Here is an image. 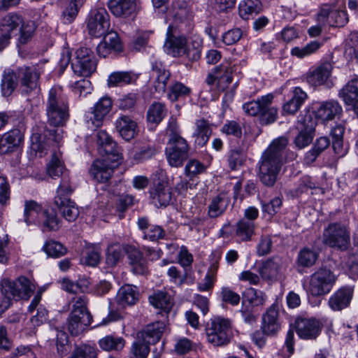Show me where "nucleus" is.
<instances>
[{
  "instance_id": "nucleus-3",
  "label": "nucleus",
  "mask_w": 358,
  "mask_h": 358,
  "mask_svg": "<svg viewBox=\"0 0 358 358\" xmlns=\"http://www.w3.org/2000/svg\"><path fill=\"white\" fill-rule=\"evenodd\" d=\"M201 49V40L196 37L192 41V48L187 46V38L183 35H176L173 27L169 26L166 31V38L164 45V50L173 57L185 56L188 59L196 61L200 58Z\"/></svg>"
},
{
  "instance_id": "nucleus-21",
  "label": "nucleus",
  "mask_w": 358,
  "mask_h": 358,
  "mask_svg": "<svg viewBox=\"0 0 358 358\" xmlns=\"http://www.w3.org/2000/svg\"><path fill=\"white\" fill-rule=\"evenodd\" d=\"M108 7L115 16L126 18L137 12L138 0H109Z\"/></svg>"
},
{
  "instance_id": "nucleus-33",
  "label": "nucleus",
  "mask_w": 358,
  "mask_h": 358,
  "mask_svg": "<svg viewBox=\"0 0 358 358\" xmlns=\"http://www.w3.org/2000/svg\"><path fill=\"white\" fill-rule=\"evenodd\" d=\"M282 261L279 257H273L266 261L259 268V272L264 279H275L281 273Z\"/></svg>"
},
{
  "instance_id": "nucleus-42",
  "label": "nucleus",
  "mask_w": 358,
  "mask_h": 358,
  "mask_svg": "<svg viewBox=\"0 0 358 358\" xmlns=\"http://www.w3.org/2000/svg\"><path fill=\"white\" fill-rule=\"evenodd\" d=\"M128 258L134 273L143 275L146 273V264L143 258V253L139 250L131 248L128 252Z\"/></svg>"
},
{
  "instance_id": "nucleus-2",
  "label": "nucleus",
  "mask_w": 358,
  "mask_h": 358,
  "mask_svg": "<svg viewBox=\"0 0 358 358\" xmlns=\"http://www.w3.org/2000/svg\"><path fill=\"white\" fill-rule=\"evenodd\" d=\"M324 324L322 320L315 317H305L299 316L294 324L287 332L285 345L288 352L292 355L294 351L295 329L298 336L303 340H315L320 334Z\"/></svg>"
},
{
  "instance_id": "nucleus-64",
  "label": "nucleus",
  "mask_w": 358,
  "mask_h": 358,
  "mask_svg": "<svg viewBox=\"0 0 358 358\" xmlns=\"http://www.w3.org/2000/svg\"><path fill=\"white\" fill-rule=\"evenodd\" d=\"M220 296L222 301L232 306H237L241 299L239 294L234 292L229 287H223L220 291Z\"/></svg>"
},
{
  "instance_id": "nucleus-31",
  "label": "nucleus",
  "mask_w": 358,
  "mask_h": 358,
  "mask_svg": "<svg viewBox=\"0 0 358 358\" xmlns=\"http://www.w3.org/2000/svg\"><path fill=\"white\" fill-rule=\"evenodd\" d=\"M138 299V292L136 287L129 285H124L118 290L115 301L121 308L132 306Z\"/></svg>"
},
{
  "instance_id": "nucleus-7",
  "label": "nucleus",
  "mask_w": 358,
  "mask_h": 358,
  "mask_svg": "<svg viewBox=\"0 0 358 358\" xmlns=\"http://www.w3.org/2000/svg\"><path fill=\"white\" fill-rule=\"evenodd\" d=\"M72 192L73 189L70 186L69 179L64 177L57 189L54 203L58 207L62 216L69 222L76 220L79 215L78 207L69 198Z\"/></svg>"
},
{
  "instance_id": "nucleus-9",
  "label": "nucleus",
  "mask_w": 358,
  "mask_h": 358,
  "mask_svg": "<svg viewBox=\"0 0 358 358\" xmlns=\"http://www.w3.org/2000/svg\"><path fill=\"white\" fill-rule=\"evenodd\" d=\"M231 324L229 320L214 316L206 323L207 338L214 345H222L229 341V333Z\"/></svg>"
},
{
  "instance_id": "nucleus-18",
  "label": "nucleus",
  "mask_w": 358,
  "mask_h": 358,
  "mask_svg": "<svg viewBox=\"0 0 358 358\" xmlns=\"http://www.w3.org/2000/svg\"><path fill=\"white\" fill-rule=\"evenodd\" d=\"M103 157V159L95 160L90 171L94 179L99 182H106L110 178L113 169L119 162L113 161L112 157Z\"/></svg>"
},
{
  "instance_id": "nucleus-46",
  "label": "nucleus",
  "mask_w": 358,
  "mask_h": 358,
  "mask_svg": "<svg viewBox=\"0 0 358 358\" xmlns=\"http://www.w3.org/2000/svg\"><path fill=\"white\" fill-rule=\"evenodd\" d=\"M243 303H248L250 306H258L264 303V296L261 291L252 287L245 289L243 292Z\"/></svg>"
},
{
  "instance_id": "nucleus-63",
  "label": "nucleus",
  "mask_w": 358,
  "mask_h": 358,
  "mask_svg": "<svg viewBox=\"0 0 358 358\" xmlns=\"http://www.w3.org/2000/svg\"><path fill=\"white\" fill-rule=\"evenodd\" d=\"M56 346L57 353L61 357L66 355L70 351L68 336L64 331H61L57 334Z\"/></svg>"
},
{
  "instance_id": "nucleus-6",
  "label": "nucleus",
  "mask_w": 358,
  "mask_h": 358,
  "mask_svg": "<svg viewBox=\"0 0 358 358\" xmlns=\"http://www.w3.org/2000/svg\"><path fill=\"white\" fill-rule=\"evenodd\" d=\"M69 107L66 97L59 88H51L46 102L48 122L53 127L63 126L69 117Z\"/></svg>"
},
{
  "instance_id": "nucleus-44",
  "label": "nucleus",
  "mask_w": 358,
  "mask_h": 358,
  "mask_svg": "<svg viewBox=\"0 0 358 358\" xmlns=\"http://www.w3.org/2000/svg\"><path fill=\"white\" fill-rule=\"evenodd\" d=\"M322 45V43L318 41H313L302 47H294L292 48L290 54L293 57L303 59L315 53Z\"/></svg>"
},
{
  "instance_id": "nucleus-49",
  "label": "nucleus",
  "mask_w": 358,
  "mask_h": 358,
  "mask_svg": "<svg viewBox=\"0 0 358 358\" xmlns=\"http://www.w3.org/2000/svg\"><path fill=\"white\" fill-rule=\"evenodd\" d=\"M260 8L259 0H243L239 4V13L241 17L248 19L250 15L257 13Z\"/></svg>"
},
{
  "instance_id": "nucleus-20",
  "label": "nucleus",
  "mask_w": 358,
  "mask_h": 358,
  "mask_svg": "<svg viewBox=\"0 0 358 358\" xmlns=\"http://www.w3.org/2000/svg\"><path fill=\"white\" fill-rule=\"evenodd\" d=\"M97 144L99 146V152L103 156L112 157L113 161H119L121 159V154L108 134L103 130H101L97 133Z\"/></svg>"
},
{
  "instance_id": "nucleus-13",
  "label": "nucleus",
  "mask_w": 358,
  "mask_h": 358,
  "mask_svg": "<svg viewBox=\"0 0 358 358\" xmlns=\"http://www.w3.org/2000/svg\"><path fill=\"white\" fill-rule=\"evenodd\" d=\"M315 124L310 114L299 116L296 125L299 133L294 140L296 148L303 149L312 143L315 136Z\"/></svg>"
},
{
  "instance_id": "nucleus-56",
  "label": "nucleus",
  "mask_w": 358,
  "mask_h": 358,
  "mask_svg": "<svg viewBox=\"0 0 358 358\" xmlns=\"http://www.w3.org/2000/svg\"><path fill=\"white\" fill-rule=\"evenodd\" d=\"M88 285L89 282L87 280H80L76 283L67 278L62 281V288L69 293H76L78 291L84 292L87 289Z\"/></svg>"
},
{
  "instance_id": "nucleus-10",
  "label": "nucleus",
  "mask_w": 358,
  "mask_h": 358,
  "mask_svg": "<svg viewBox=\"0 0 358 358\" xmlns=\"http://www.w3.org/2000/svg\"><path fill=\"white\" fill-rule=\"evenodd\" d=\"M120 315H108L105 318L102 319L101 323H95L93 324L92 315H70L67 319L66 329L71 335L77 336L83 332L85 328L92 325V328H95L101 325H107L110 322L120 320Z\"/></svg>"
},
{
  "instance_id": "nucleus-24",
  "label": "nucleus",
  "mask_w": 358,
  "mask_h": 358,
  "mask_svg": "<svg viewBox=\"0 0 358 358\" xmlns=\"http://www.w3.org/2000/svg\"><path fill=\"white\" fill-rule=\"evenodd\" d=\"M342 113V107L336 101L322 102L315 108V117L322 122H326L338 117Z\"/></svg>"
},
{
  "instance_id": "nucleus-59",
  "label": "nucleus",
  "mask_w": 358,
  "mask_h": 358,
  "mask_svg": "<svg viewBox=\"0 0 358 358\" xmlns=\"http://www.w3.org/2000/svg\"><path fill=\"white\" fill-rule=\"evenodd\" d=\"M334 9V4L324 3L322 4L318 13L316 15V20L317 22L322 24L326 26L327 24L330 25L331 21V15L332 13V10Z\"/></svg>"
},
{
  "instance_id": "nucleus-17",
  "label": "nucleus",
  "mask_w": 358,
  "mask_h": 358,
  "mask_svg": "<svg viewBox=\"0 0 358 358\" xmlns=\"http://www.w3.org/2000/svg\"><path fill=\"white\" fill-rule=\"evenodd\" d=\"M189 146L186 140L168 143L166 156L168 163L173 167L182 166L189 157Z\"/></svg>"
},
{
  "instance_id": "nucleus-54",
  "label": "nucleus",
  "mask_w": 358,
  "mask_h": 358,
  "mask_svg": "<svg viewBox=\"0 0 358 358\" xmlns=\"http://www.w3.org/2000/svg\"><path fill=\"white\" fill-rule=\"evenodd\" d=\"M166 134L169 137L168 143L185 140L181 136L179 124L175 117H171L168 122Z\"/></svg>"
},
{
  "instance_id": "nucleus-48",
  "label": "nucleus",
  "mask_w": 358,
  "mask_h": 358,
  "mask_svg": "<svg viewBox=\"0 0 358 358\" xmlns=\"http://www.w3.org/2000/svg\"><path fill=\"white\" fill-rule=\"evenodd\" d=\"M17 74L13 71L6 72L1 80V90L5 96H10L17 86Z\"/></svg>"
},
{
  "instance_id": "nucleus-32",
  "label": "nucleus",
  "mask_w": 358,
  "mask_h": 358,
  "mask_svg": "<svg viewBox=\"0 0 358 358\" xmlns=\"http://www.w3.org/2000/svg\"><path fill=\"white\" fill-rule=\"evenodd\" d=\"M212 134L209 122L203 118L196 120L193 133L194 143L199 147L204 146L208 141Z\"/></svg>"
},
{
  "instance_id": "nucleus-52",
  "label": "nucleus",
  "mask_w": 358,
  "mask_h": 358,
  "mask_svg": "<svg viewBox=\"0 0 358 358\" xmlns=\"http://www.w3.org/2000/svg\"><path fill=\"white\" fill-rule=\"evenodd\" d=\"M35 29L36 24L34 22L31 20L24 21V19H22V23L19 27L20 43L22 44L27 43L33 36Z\"/></svg>"
},
{
  "instance_id": "nucleus-4",
  "label": "nucleus",
  "mask_w": 358,
  "mask_h": 358,
  "mask_svg": "<svg viewBox=\"0 0 358 358\" xmlns=\"http://www.w3.org/2000/svg\"><path fill=\"white\" fill-rule=\"evenodd\" d=\"M166 324L157 321L146 325L136 334V340L130 349V358H147L150 352V345L160 339Z\"/></svg>"
},
{
  "instance_id": "nucleus-12",
  "label": "nucleus",
  "mask_w": 358,
  "mask_h": 358,
  "mask_svg": "<svg viewBox=\"0 0 358 358\" xmlns=\"http://www.w3.org/2000/svg\"><path fill=\"white\" fill-rule=\"evenodd\" d=\"M71 67L73 72L79 76H90L96 69V60L93 52L85 47L77 50Z\"/></svg>"
},
{
  "instance_id": "nucleus-29",
  "label": "nucleus",
  "mask_w": 358,
  "mask_h": 358,
  "mask_svg": "<svg viewBox=\"0 0 358 358\" xmlns=\"http://www.w3.org/2000/svg\"><path fill=\"white\" fill-rule=\"evenodd\" d=\"M352 297V290L348 287H342L336 292L329 300V305L334 311H341L346 308Z\"/></svg>"
},
{
  "instance_id": "nucleus-1",
  "label": "nucleus",
  "mask_w": 358,
  "mask_h": 358,
  "mask_svg": "<svg viewBox=\"0 0 358 358\" xmlns=\"http://www.w3.org/2000/svg\"><path fill=\"white\" fill-rule=\"evenodd\" d=\"M288 144L286 137L274 139L261 156L259 162V176L266 186L272 187L285 162L283 153Z\"/></svg>"
},
{
  "instance_id": "nucleus-23",
  "label": "nucleus",
  "mask_w": 358,
  "mask_h": 358,
  "mask_svg": "<svg viewBox=\"0 0 358 358\" xmlns=\"http://www.w3.org/2000/svg\"><path fill=\"white\" fill-rule=\"evenodd\" d=\"M152 203L157 207L167 206L172 199L171 188L164 182H158L150 191Z\"/></svg>"
},
{
  "instance_id": "nucleus-45",
  "label": "nucleus",
  "mask_w": 358,
  "mask_h": 358,
  "mask_svg": "<svg viewBox=\"0 0 358 358\" xmlns=\"http://www.w3.org/2000/svg\"><path fill=\"white\" fill-rule=\"evenodd\" d=\"M318 256V253L314 250L303 248L298 254L297 262L301 266L310 267L315 264Z\"/></svg>"
},
{
  "instance_id": "nucleus-5",
  "label": "nucleus",
  "mask_w": 358,
  "mask_h": 358,
  "mask_svg": "<svg viewBox=\"0 0 358 358\" xmlns=\"http://www.w3.org/2000/svg\"><path fill=\"white\" fill-rule=\"evenodd\" d=\"M1 285L3 296L0 301V313L10 306L12 299L28 300L35 290V286L24 276H20L15 281L3 279Z\"/></svg>"
},
{
  "instance_id": "nucleus-36",
  "label": "nucleus",
  "mask_w": 358,
  "mask_h": 358,
  "mask_svg": "<svg viewBox=\"0 0 358 358\" xmlns=\"http://www.w3.org/2000/svg\"><path fill=\"white\" fill-rule=\"evenodd\" d=\"M273 96L271 94L261 96L256 101L247 102L243 105V110L250 116L259 115L262 108L266 104H271Z\"/></svg>"
},
{
  "instance_id": "nucleus-50",
  "label": "nucleus",
  "mask_w": 358,
  "mask_h": 358,
  "mask_svg": "<svg viewBox=\"0 0 358 358\" xmlns=\"http://www.w3.org/2000/svg\"><path fill=\"white\" fill-rule=\"evenodd\" d=\"M166 114L165 105L162 103H154L148 111V120L150 122L159 123Z\"/></svg>"
},
{
  "instance_id": "nucleus-19",
  "label": "nucleus",
  "mask_w": 358,
  "mask_h": 358,
  "mask_svg": "<svg viewBox=\"0 0 358 358\" xmlns=\"http://www.w3.org/2000/svg\"><path fill=\"white\" fill-rule=\"evenodd\" d=\"M339 96L358 117V77L350 79L340 90Z\"/></svg>"
},
{
  "instance_id": "nucleus-47",
  "label": "nucleus",
  "mask_w": 358,
  "mask_h": 358,
  "mask_svg": "<svg viewBox=\"0 0 358 358\" xmlns=\"http://www.w3.org/2000/svg\"><path fill=\"white\" fill-rule=\"evenodd\" d=\"M83 4V0H68L67 6L63 12V20L65 24H70L74 20Z\"/></svg>"
},
{
  "instance_id": "nucleus-11",
  "label": "nucleus",
  "mask_w": 358,
  "mask_h": 358,
  "mask_svg": "<svg viewBox=\"0 0 358 358\" xmlns=\"http://www.w3.org/2000/svg\"><path fill=\"white\" fill-rule=\"evenodd\" d=\"M110 16L103 8L92 10L87 19L89 34L94 37L105 35L110 29Z\"/></svg>"
},
{
  "instance_id": "nucleus-38",
  "label": "nucleus",
  "mask_w": 358,
  "mask_h": 358,
  "mask_svg": "<svg viewBox=\"0 0 358 358\" xmlns=\"http://www.w3.org/2000/svg\"><path fill=\"white\" fill-rule=\"evenodd\" d=\"M254 222L241 219L236 224L235 236L241 241H249L255 234Z\"/></svg>"
},
{
  "instance_id": "nucleus-41",
  "label": "nucleus",
  "mask_w": 358,
  "mask_h": 358,
  "mask_svg": "<svg viewBox=\"0 0 358 358\" xmlns=\"http://www.w3.org/2000/svg\"><path fill=\"white\" fill-rule=\"evenodd\" d=\"M280 327L278 315H262L260 328L266 336L275 335Z\"/></svg>"
},
{
  "instance_id": "nucleus-51",
  "label": "nucleus",
  "mask_w": 358,
  "mask_h": 358,
  "mask_svg": "<svg viewBox=\"0 0 358 358\" xmlns=\"http://www.w3.org/2000/svg\"><path fill=\"white\" fill-rule=\"evenodd\" d=\"M191 89L180 82L174 83L169 89L168 97L171 101H177L180 97L188 96Z\"/></svg>"
},
{
  "instance_id": "nucleus-57",
  "label": "nucleus",
  "mask_w": 358,
  "mask_h": 358,
  "mask_svg": "<svg viewBox=\"0 0 358 358\" xmlns=\"http://www.w3.org/2000/svg\"><path fill=\"white\" fill-rule=\"evenodd\" d=\"M259 122L262 124L268 125L276 121L278 117V110L271 104L264 106L259 114Z\"/></svg>"
},
{
  "instance_id": "nucleus-27",
  "label": "nucleus",
  "mask_w": 358,
  "mask_h": 358,
  "mask_svg": "<svg viewBox=\"0 0 358 358\" xmlns=\"http://www.w3.org/2000/svg\"><path fill=\"white\" fill-rule=\"evenodd\" d=\"M115 129L120 136L127 141L134 138L138 133L137 123L127 115H122L117 119Z\"/></svg>"
},
{
  "instance_id": "nucleus-40",
  "label": "nucleus",
  "mask_w": 358,
  "mask_h": 358,
  "mask_svg": "<svg viewBox=\"0 0 358 358\" xmlns=\"http://www.w3.org/2000/svg\"><path fill=\"white\" fill-rule=\"evenodd\" d=\"M23 17L16 13H9L0 22V29L3 33L12 35L14 31L19 29L22 23Z\"/></svg>"
},
{
  "instance_id": "nucleus-25",
  "label": "nucleus",
  "mask_w": 358,
  "mask_h": 358,
  "mask_svg": "<svg viewBox=\"0 0 358 358\" xmlns=\"http://www.w3.org/2000/svg\"><path fill=\"white\" fill-rule=\"evenodd\" d=\"M152 73L154 77V87L159 94H164L166 90L167 83L171 73L163 64L157 60L152 62Z\"/></svg>"
},
{
  "instance_id": "nucleus-58",
  "label": "nucleus",
  "mask_w": 358,
  "mask_h": 358,
  "mask_svg": "<svg viewBox=\"0 0 358 358\" xmlns=\"http://www.w3.org/2000/svg\"><path fill=\"white\" fill-rule=\"evenodd\" d=\"M88 300L85 296H76L70 302L71 313H90Z\"/></svg>"
},
{
  "instance_id": "nucleus-22",
  "label": "nucleus",
  "mask_w": 358,
  "mask_h": 358,
  "mask_svg": "<svg viewBox=\"0 0 358 358\" xmlns=\"http://www.w3.org/2000/svg\"><path fill=\"white\" fill-rule=\"evenodd\" d=\"M149 303L155 308L169 313L175 305L174 297L165 289L154 291L148 296Z\"/></svg>"
},
{
  "instance_id": "nucleus-62",
  "label": "nucleus",
  "mask_w": 358,
  "mask_h": 358,
  "mask_svg": "<svg viewBox=\"0 0 358 358\" xmlns=\"http://www.w3.org/2000/svg\"><path fill=\"white\" fill-rule=\"evenodd\" d=\"M282 204V201L281 197L275 196L268 202L262 203V211L270 216H273L280 210Z\"/></svg>"
},
{
  "instance_id": "nucleus-26",
  "label": "nucleus",
  "mask_w": 358,
  "mask_h": 358,
  "mask_svg": "<svg viewBox=\"0 0 358 358\" xmlns=\"http://www.w3.org/2000/svg\"><path fill=\"white\" fill-rule=\"evenodd\" d=\"M332 65L329 62H324L313 71L306 73V80L308 84L316 87L323 85L330 77Z\"/></svg>"
},
{
  "instance_id": "nucleus-37",
  "label": "nucleus",
  "mask_w": 358,
  "mask_h": 358,
  "mask_svg": "<svg viewBox=\"0 0 358 358\" xmlns=\"http://www.w3.org/2000/svg\"><path fill=\"white\" fill-rule=\"evenodd\" d=\"M137 80V76L129 71H116L110 74L108 78L109 87H122L132 84Z\"/></svg>"
},
{
  "instance_id": "nucleus-14",
  "label": "nucleus",
  "mask_w": 358,
  "mask_h": 358,
  "mask_svg": "<svg viewBox=\"0 0 358 358\" xmlns=\"http://www.w3.org/2000/svg\"><path fill=\"white\" fill-rule=\"evenodd\" d=\"M17 79L22 94H37L39 92L40 72L34 66H21L17 69Z\"/></svg>"
},
{
  "instance_id": "nucleus-35",
  "label": "nucleus",
  "mask_w": 358,
  "mask_h": 358,
  "mask_svg": "<svg viewBox=\"0 0 358 358\" xmlns=\"http://www.w3.org/2000/svg\"><path fill=\"white\" fill-rule=\"evenodd\" d=\"M41 206L34 200L26 201L24 209V222L27 225L38 224L41 214L43 213Z\"/></svg>"
},
{
  "instance_id": "nucleus-60",
  "label": "nucleus",
  "mask_w": 358,
  "mask_h": 358,
  "mask_svg": "<svg viewBox=\"0 0 358 358\" xmlns=\"http://www.w3.org/2000/svg\"><path fill=\"white\" fill-rule=\"evenodd\" d=\"M72 92L78 96H85L92 90V84L87 79H81L71 85Z\"/></svg>"
},
{
  "instance_id": "nucleus-34",
  "label": "nucleus",
  "mask_w": 358,
  "mask_h": 358,
  "mask_svg": "<svg viewBox=\"0 0 358 358\" xmlns=\"http://www.w3.org/2000/svg\"><path fill=\"white\" fill-rule=\"evenodd\" d=\"M229 203V199L224 193L214 196L208 206V215L210 218L221 216Z\"/></svg>"
},
{
  "instance_id": "nucleus-39",
  "label": "nucleus",
  "mask_w": 358,
  "mask_h": 358,
  "mask_svg": "<svg viewBox=\"0 0 358 358\" xmlns=\"http://www.w3.org/2000/svg\"><path fill=\"white\" fill-rule=\"evenodd\" d=\"M100 348L106 352L120 351L125 345V340L120 336L107 335L99 341Z\"/></svg>"
},
{
  "instance_id": "nucleus-8",
  "label": "nucleus",
  "mask_w": 358,
  "mask_h": 358,
  "mask_svg": "<svg viewBox=\"0 0 358 358\" xmlns=\"http://www.w3.org/2000/svg\"><path fill=\"white\" fill-rule=\"evenodd\" d=\"M336 280V275L329 268L322 266L310 276L308 292L313 296H322L331 290Z\"/></svg>"
},
{
  "instance_id": "nucleus-28",
  "label": "nucleus",
  "mask_w": 358,
  "mask_h": 358,
  "mask_svg": "<svg viewBox=\"0 0 358 358\" xmlns=\"http://www.w3.org/2000/svg\"><path fill=\"white\" fill-rule=\"evenodd\" d=\"M1 136V152L3 154L13 152L23 141V134L18 129H11Z\"/></svg>"
},
{
  "instance_id": "nucleus-53",
  "label": "nucleus",
  "mask_w": 358,
  "mask_h": 358,
  "mask_svg": "<svg viewBox=\"0 0 358 358\" xmlns=\"http://www.w3.org/2000/svg\"><path fill=\"white\" fill-rule=\"evenodd\" d=\"M64 170L65 168L62 162H61L56 154H53L51 160L47 166L48 175L52 178H59L63 175Z\"/></svg>"
},
{
  "instance_id": "nucleus-16",
  "label": "nucleus",
  "mask_w": 358,
  "mask_h": 358,
  "mask_svg": "<svg viewBox=\"0 0 358 358\" xmlns=\"http://www.w3.org/2000/svg\"><path fill=\"white\" fill-rule=\"evenodd\" d=\"M112 108V100L108 96H103L86 113L88 128L94 130L102 125L103 120Z\"/></svg>"
},
{
  "instance_id": "nucleus-30",
  "label": "nucleus",
  "mask_w": 358,
  "mask_h": 358,
  "mask_svg": "<svg viewBox=\"0 0 358 358\" xmlns=\"http://www.w3.org/2000/svg\"><path fill=\"white\" fill-rule=\"evenodd\" d=\"M232 68L229 64H221L215 68V75L208 74L206 82L208 85H212L216 80H218V84L227 87L232 82Z\"/></svg>"
},
{
  "instance_id": "nucleus-43",
  "label": "nucleus",
  "mask_w": 358,
  "mask_h": 358,
  "mask_svg": "<svg viewBox=\"0 0 358 358\" xmlns=\"http://www.w3.org/2000/svg\"><path fill=\"white\" fill-rule=\"evenodd\" d=\"M38 224H42L43 230L57 231L61 226V220L53 210H44L41 214Z\"/></svg>"
},
{
  "instance_id": "nucleus-15",
  "label": "nucleus",
  "mask_w": 358,
  "mask_h": 358,
  "mask_svg": "<svg viewBox=\"0 0 358 358\" xmlns=\"http://www.w3.org/2000/svg\"><path fill=\"white\" fill-rule=\"evenodd\" d=\"M324 244L340 249H345L350 242V235L345 227L338 224H330L323 233Z\"/></svg>"
},
{
  "instance_id": "nucleus-55",
  "label": "nucleus",
  "mask_w": 358,
  "mask_h": 358,
  "mask_svg": "<svg viewBox=\"0 0 358 358\" xmlns=\"http://www.w3.org/2000/svg\"><path fill=\"white\" fill-rule=\"evenodd\" d=\"M43 250L49 257L57 258L66 253V249L59 242L54 241H47Z\"/></svg>"
},
{
  "instance_id": "nucleus-61",
  "label": "nucleus",
  "mask_w": 358,
  "mask_h": 358,
  "mask_svg": "<svg viewBox=\"0 0 358 358\" xmlns=\"http://www.w3.org/2000/svg\"><path fill=\"white\" fill-rule=\"evenodd\" d=\"M165 236V231L159 225L152 224L143 232V238L150 241H158L160 239H164Z\"/></svg>"
}]
</instances>
